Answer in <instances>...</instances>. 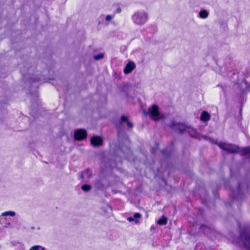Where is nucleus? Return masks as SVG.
<instances>
[{"mask_svg": "<svg viewBox=\"0 0 250 250\" xmlns=\"http://www.w3.org/2000/svg\"><path fill=\"white\" fill-rule=\"evenodd\" d=\"M149 116L152 120L155 121H158L165 118L164 115L160 113L159 107L157 105L153 104L151 108L148 109Z\"/></svg>", "mask_w": 250, "mask_h": 250, "instance_id": "nucleus-5", "label": "nucleus"}, {"mask_svg": "<svg viewBox=\"0 0 250 250\" xmlns=\"http://www.w3.org/2000/svg\"><path fill=\"white\" fill-rule=\"evenodd\" d=\"M104 57V54L102 53H100L97 54H96L93 56V59L95 61H99L100 60H101L103 59Z\"/></svg>", "mask_w": 250, "mask_h": 250, "instance_id": "nucleus-21", "label": "nucleus"}, {"mask_svg": "<svg viewBox=\"0 0 250 250\" xmlns=\"http://www.w3.org/2000/svg\"><path fill=\"white\" fill-rule=\"evenodd\" d=\"M87 137V132L85 129L78 128L74 130V139L76 141H82L85 140Z\"/></svg>", "mask_w": 250, "mask_h": 250, "instance_id": "nucleus-6", "label": "nucleus"}, {"mask_svg": "<svg viewBox=\"0 0 250 250\" xmlns=\"http://www.w3.org/2000/svg\"><path fill=\"white\" fill-rule=\"evenodd\" d=\"M103 140L99 136H93L90 139V144L94 147H99L103 145Z\"/></svg>", "mask_w": 250, "mask_h": 250, "instance_id": "nucleus-9", "label": "nucleus"}, {"mask_svg": "<svg viewBox=\"0 0 250 250\" xmlns=\"http://www.w3.org/2000/svg\"><path fill=\"white\" fill-rule=\"evenodd\" d=\"M136 64L132 61H129L124 69V72L127 75L130 74L135 68Z\"/></svg>", "mask_w": 250, "mask_h": 250, "instance_id": "nucleus-12", "label": "nucleus"}, {"mask_svg": "<svg viewBox=\"0 0 250 250\" xmlns=\"http://www.w3.org/2000/svg\"><path fill=\"white\" fill-rule=\"evenodd\" d=\"M32 250H45V249L44 247H43L39 245H35L32 247Z\"/></svg>", "mask_w": 250, "mask_h": 250, "instance_id": "nucleus-22", "label": "nucleus"}, {"mask_svg": "<svg viewBox=\"0 0 250 250\" xmlns=\"http://www.w3.org/2000/svg\"><path fill=\"white\" fill-rule=\"evenodd\" d=\"M239 190H240V186H239Z\"/></svg>", "mask_w": 250, "mask_h": 250, "instance_id": "nucleus-30", "label": "nucleus"}, {"mask_svg": "<svg viewBox=\"0 0 250 250\" xmlns=\"http://www.w3.org/2000/svg\"><path fill=\"white\" fill-rule=\"evenodd\" d=\"M16 215V212L14 211H8L3 212L0 216V223L3 224L7 220L6 217L8 216L14 217Z\"/></svg>", "mask_w": 250, "mask_h": 250, "instance_id": "nucleus-11", "label": "nucleus"}, {"mask_svg": "<svg viewBox=\"0 0 250 250\" xmlns=\"http://www.w3.org/2000/svg\"><path fill=\"white\" fill-rule=\"evenodd\" d=\"M141 217V215L139 213H135L133 217H129L127 218V220L129 222L134 221L135 223H139V219Z\"/></svg>", "mask_w": 250, "mask_h": 250, "instance_id": "nucleus-15", "label": "nucleus"}, {"mask_svg": "<svg viewBox=\"0 0 250 250\" xmlns=\"http://www.w3.org/2000/svg\"><path fill=\"white\" fill-rule=\"evenodd\" d=\"M208 139L210 142H211V141H212V140H211L210 138H208Z\"/></svg>", "mask_w": 250, "mask_h": 250, "instance_id": "nucleus-29", "label": "nucleus"}, {"mask_svg": "<svg viewBox=\"0 0 250 250\" xmlns=\"http://www.w3.org/2000/svg\"><path fill=\"white\" fill-rule=\"evenodd\" d=\"M217 145L221 149L227 151L228 153L240 152L241 155L245 156L246 158H250V147L244 148L240 150L239 148L233 144L220 142L218 143Z\"/></svg>", "mask_w": 250, "mask_h": 250, "instance_id": "nucleus-3", "label": "nucleus"}, {"mask_svg": "<svg viewBox=\"0 0 250 250\" xmlns=\"http://www.w3.org/2000/svg\"><path fill=\"white\" fill-rule=\"evenodd\" d=\"M208 12L206 10H202L199 12V17L201 19H206L208 16Z\"/></svg>", "mask_w": 250, "mask_h": 250, "instance_id": "nucleus-18", "label": "nucleus"}, {"mask_svg": "<svg viewBox=\"0 0 250 250\" xmlns=\"http://www.w3.org/2000/svg\"><path fill=\"white\" fill-rule=\"evenodd\" d=\"M126 123L128 127L131 128L133 127V124L131 122L127 121Z\"/></svg>", "mask_w": 250, "mask_h": 250, "instance_id": "nucleus-25", "label": "nucleus"}, {"mask_svg": "<svg viewBox=\"0 0 250 250\" xmlns=\"http://www.w3.org/2000/svg\"><path fill=\"white\" fill-rule=\"evenodd\" d=\"M99 24L101 23V21H99Z\"/></svg>", "mask_w": 250, "mask_h": 250, "instance_id": "nucleus-32", "label": "nucleus"}, {"mask_svg": "<svg viewBox=\"0 0 250 250\" xmlns=\"http://www.w3.org/2000/svg\"><path fill=\"white\" fill-rule=\"evenodd\" d=\"M109 187V158L103 157L101 160L100 169L94 181V187L97 190L104 191Z\"/></svg>", "mask_w": 250, "mask_h": 250, "instance_id": "nucleus-2", "label": "nucleus"}, {"mask_svg": "<svg viewBox=\"0 0 250 250\" xmlns=\"http://www.w3.org/2000/svg\"><path fill=\"white\" fill-rule=\"evenodd\" d=\"M7 224L8 225H10V222H8V223H7Z\"/></svg>", "mask_w": 250, "mask_h": 250, "instance_id": "nucleus-28", "label": "nucleus"}, {"mask_svg": "<svg viewBox=\"0 0 250 250\" xmlns=\"http://www.w3.org/2000/svg\"><path fill=\"white\" fill-rule=\"evenodd\" d=\"M114 77L116 79L120 80L122 79V76L121 73H115Z\"/></svg>", "mask_w": 250, "mask_h": 250, "instance_id": "nucleus-23", "label": "nucleus"}, {"mask_svg": "<svg viewBox=\"0 0 250 250\" xmlns=\"http://www.w3.org/2000/svg\"><path fill=\"white\" fill-rule=\"evenodd\" d=\"M29 250H32V248H31Z\"/></svg>", "mask_w": 250, "mask_h": 250, "instance_id": "nucleus-33", "label": "nucleus"}, {"mask_svg": "<svg viewBox=\"0 0 250 250\" xmlns=\"http://www.w3.org/2000/svg\"><path fill=\"white\" fill-rule=\"evenodd\" d=\"M204 138L205 139H207V137H204Z\"/></svg>", "mask_w": 250, "mask_h": 250, "instance_id": "nucleus-31", "label": "nucleus"}, {"mask_svg": "<svg viewBox=\"0 0 250 250\" xmlns=\"http://www.w3.org/2000/svg\"><path fill=\"white\" fill-rule=\"evenodd\" d=\"M169 126L172 129L179 131L180 133H182L184 131H187V127H188V126H186L184 124L176 123L174 122H172Z\"/></svg>", "mask_w": 250, "mask_h": 250, "instance_id": "nucleus-10", "label": "nucleus"}, {"mask_svg": "<svg viewBox=\"0 0 250 250\" xmlns=\"http://www.w3.org/2000/svg\"><path fill=\"white\" fill-rule=\"evenodd\" d=\"M186 131L188 132L189 135L191 136V137L197 138L198 134L197 131L195 129H194L192 127L188 126V127H187Z\"/></svg>", "mask_w": 250, "mask_h": 250, "instance_id": "nucleus-16", "label": "nucleus"}, {"mask_svg": "<svg viewBox=\"0 0 250 250\" xmlns=\"http://www.w3.org/2000/svg\"><path fill=\"white\" fill-rule=\"evenodd\" d=\"M20 67L23 81L25 83L30 85L29 92L32 97L31 102H33V100H35V101L38 97L37 89L39 84L38 83L44 78L42 76L39 77L36 75L31 74L33 68L27 62L20 64Z\"/></svg>", "mask_w": 250, "mask_h": 250, "instance_id": "nucleus-1", "label": "nucleus"}, {"mask_svg": "<svg viewBox=\"0 0 250 250\" xmlns=\"http://www.w3.org/2000/svg\"><path fill=\"white\" fill-rule=\"evenodd\" d=\"M241 240L247 250H250V233H243L240 236Z\"/></svg>", "mask_w": 250, "mask_h": 250, "instance_id": "nucleus-7", "label": "nucleus"}, {"mask_svg": "<svg viewBox=\"0 0 250 250\" xmlns=\"http://www.w3.org/2000/svg\"><path fill=\"white\" fill-rule=\"evenodd\" d=\"M92 176V173L89 168H86L84 171H82L80 174L81 179H83L84 177L89 179Z\"/></svg>", "mask_w": 250, "mask_h": 250, "instance_id": "nucleus-13", "label": "nucleus"}, {"mask_svg": "<svg viewBox=\"0 0 250 250\" xmlns=\"http://www.w3.org/2000/svg\"><path fill=\"white\" fill-rule=\"evenodd\" d=\"M210 115L206 111H203L201 114L200 120L203 122H207L210 119Z\"/></svg>", "mask_w": 250, "mask_h": 250, "instance_id": "nucleus-14", "label": "nucleus"}, {"mask_svg": "<svg viewBox=\"0 0 250 250\" xmlns=\"http://www.w3.org/2000/svg\"><path fill=\"white\" fill-rule=\"evenodd\" d=\"M167 218L163 216L160 218L157 221V223L160 225H164L167 223Z\"/></svg>", "mask_w": 250, "mask_h": 250, "instance_id": "nucleus-20", "label": "nucleus"}, {"mask_svg": "<svg viewBox=\"0 0 250 250\" xmlns=\"http://www.w3.org/2000/svg\"><path fill=\"white\" fill-rule=\"evenodd\" d=\"M105 21L108 22L109 21V15H107L105 17Z\"/></svg>", "mask_w": 250, "mask_h": 250, "instance_id": "nucleus-26", "label": "nucleus"}, {"mask_svg": "<svg viewBox=\"0 0 250 250\" xmlns=\"http://www.w3.org/2000/svg\"><path fill=\"white\" fill-rule=\"evenodd\" d=\"M109 208L108 203L104 199H102L100 202V209L101 213L104 216L108 215V210Z\"/></svg>", "mask_w": 250, "mask_h": 250, "instance_id": "nucleus-8", "label": "nucleus"}, {"mask_svg": "<svg viewBox=\"0 0 250 250\" xmlns=\"http://www.w3.org/2000/svg\"><path fill=\"white\" fill-rule=\"evenodd\" d=\"M81 189L84 192H88L92 189V187L89 184H83L81 186Z\"/></svg>", "mask_w": 250, "mask_h": 250, "instance_id": "nucleus-19", "label": "nucleus"}, {"mask_svg": "<svg viewBox=\"0 0 250 250\" xmlns=\"http://www.w3.org/2000/svg\"><path fill=\"white\" fill-rule=\"evenodd\" d=\"M31 229H35V227H31Z\"/></svg>", "mask_w": 250, "mask_h": 250, "instance_id": "nucleus-27", "label": "nucleus"}, {"mask_svg": "<svg viewBox=\"0 0 250 250\" xmlns=\"http://www.w3.org/2000/svg\"><path fill=\"white\" fill-rule=\"evenodd\" d=\"M121 121L125 122H127L128 121L127 117L125 115L122 116L121 117Z\"/></svg>", "mask_w": 250, "mask_h": 250, "instance_id": "nucleus-24", "label": "nucleus"}, {"mask_svg": "<svg viewBox=\"0 0 250 250\" xmlns=\"http://www.w3.org/2000/svg\"><path fill=\"white\" fill-rule=\"evenodd\" d=\"M132 20L135 24L142 26L147 21L148 14L144 10H138L132 16Z\"/></svg>", "mask_w": 250, "mask_h": 250, "instance_id": "nucleus-4", "label": "nucleus"}, {"mask_svg": "<svg viewBox=\"0 0 250 250\" xmlns=\"http://www.w3.org/2000/svg\"><path fill=\"white\" fill-rule=\"evenodd\" d=\"M111 10L113 11L114 13V15H110V21L111 20L112 17L114 16V14L115 13H120L121 12V9L118 4L112 5L111 7Z\"/></svg>", "mask_w": 250, "mask_h": 250, "instance_id": "nucleus-17", "label": "nucleus"}]
</instances>
